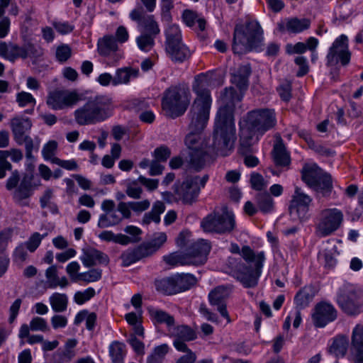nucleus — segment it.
I'll return each mask as SVG.
<instances>
[{"instance_id": "nucleus-63", "label": "nucleus", "mask_w": 363, "mask_h": 363, "mask_svg": "<svg viewBox=\"0 0 363 363\" xmlns=\"http://www.w3.org/2000/svg\"><path fill=\"white\" fill-rule=\"evenodd\" d=\"M52 26L61 35H66L71 33L74 26L67 21H53Z\"/></svg>"}, {"instance_id": "nucleus-9", "label": "nucleus", "mask_w": 363, "mask_h": 363, "mask_svg": "<svg viewBox=\"0 0 363 363\" xmlns=\"http://www.w3.org/2000/svg\"><path fill=\"white\" fill-rule=\"evenodd\" d=\"M243 127L255 135L262 137L277 125V116L274 109L257 108L249 111L243 118Z\"/></svg>"}, {"instance_id": "nucleus-12", "label": "nucleus", "mask_w": 363, "mask_h": 363, "mask_svg": "<svg viewBox=\"0 0 363 363\" xmlns=\"http://www.w3.org/2000/svg\"><path fill=\"white\" fill-rule=\"evenodd\" d=\"M208 179V175L188 177L182 183L175 184L174 198L185 205H191L197 201L200 191Z\"/></svg>"}, {"instance_id": "nucleus-29", "label": "nucleus", "mask_w": 363, "mask_h": 363, "mask_svg": "<svg viewBox=\"0 0 363 363\" xmlns=\"http://www.w3.org/2000/svg\"><path fill=\"white\" fill-rule=\"evenodd\" d=\"M10 126L16 142L28 135L26 133L31 128L32 123L28 118L17 116L11 120Z\"/></svg>"}, {"instance_id": "nucleus-44", "label": "nucleus", "mask_w": 363, "mask_h": 363, "mask_svg": "<svg viewBox=\"0 0 363 363\" xmlns=\"http://www.w3.org/2000/svg\"><path fill=\"white\" fill-rule=\"evenodd\" d=\"M167 241V235L165 233L160 232L156 233L153 235L152 239L145 243H143L149 255H152L156 251H157L162 245Z\"/></svg>"}, {"instance_id": "nucleus-55", "label": "nucleus", "mask_w": 363, "mask_h": 363, "mask_svg": "<svg viewBox=\"0 0 363 363\" xmlns=\"http://www.w3.org/2000/svg\"><path fill=\"white\" fill-rule=\"evenodd\" d=\"M72 55V50L68 45H61L56 49L55 56L58 62H65Z\"/></svg>"}, {"instance_id": "nucleus-60", "label": "nucleus", "mask_w": 363, "mask_h": 363, "mask_svg": "<svg viewBox=\"0 0 363 363\" xmlns=\"http://www.w3.org/2000/svg\"><path fill=\"white\" fill-rule=\"evenodd\" d=\"M16 143L19 145H22L23 144H24L26 158L30 160H33L34 157L32 154V152L34 148V144L33 139L29 135H27L26 137H23V138L20 140V141H16Z\"/></svg>"}, {"instance_id": "nucleus-50", "label": "nucleus", "mask_w": 363, "mask_h": 363, "mask_svg": "<svg viewBox=\"0 0 363 363\" xmlns=\"http://www.w3.org/2000/svg\"><path fill=\"white\" fill-rule=\"evenodd\" d=\"M102 271L99 269H92L86 272L80 273L79 281L86 283L97 281L101 279Z\"/></svg>"}, {"instance_id": "nucleus-39", "label": "nucleus", "mask_w": 363, "mask_h": 363, "mask_svg": "<svg viewBox=\"0 0 363 363\" xmlns=\"http://www.w3.org/2000/svg\"><path fill=\"white\" fill-rule=\"evenodd\" d=\"M117 209H114L107 213L99 216L97 225L100 228H106L114 226L123 220V217L118 213Z\"/></svg>"}, {"instance_id": "nucleus-49", "label": "nucleus", "mask_w": 363, "mask_h": 363, "mask_svg": "<svg viewBox=\"0 0 363 363\" xmlns=\"http://www.w3.org/2000/svg\"><path fill=\"white\" fill-rule=\"evenodd\" d=\"M57 148V143L55 140H50L47 143L42 149V155L45 160H49L52 163L55 158V152Z\"/></svg>"}, {"instance_id": "nucleus-37", "label": "nucleus", "mask_w": 363, "mask_h": 363, "mask_svg": "<svg viewBox=\"0 0 363 363\" xmlns=\"http://www.w3.org/2000/svg\"><path fill=\"white\" fill-rule=\"evenodd\" d=\"M348 349V338L346 335H340L334 337L329 352L336 357H343Z\"/></svg>"}, {"instance_id": "nucleus-56", "label": "nucleus", "mask_w": 363, "mask_h": 363, "mask_svg": "<svg viewBox=\"0 0 363 363\" xmlns=\"http://www.w3.org/2000/svg\"><path fill=\"white\" fill-rule=\"evenodd\" d=\"M27 250V247L23 243L18 245L13 252V262L18 264L25 262L28 255Z\"/></svg>"}, {"instance_id": "nucleus-35", "label": "nucleus", "mask_w": 363, "mask_h": 363, "mask_svg": "<svg viewBox=\"0 0 363 363\" xmlns=\"http://www.w3.org/2000/svg\"><path fill=\"white\" fill-rule=\"evenodd\" d=\"M139 69L133 67H123L118 69L113 77V86L128 84L131 79L137 78Z\"/></svg>"}, {"instance_id": "nucleus-32", "label": "nucleus", "mask_w": 363, "mask_h": 363, "mask_svg": "<svg viewBox=\"0 0 363 363\" xmlns=\"http://www.w3.org/2000/svg\"><path fill=\"white\" fill-rule=\"evenodd\" d=\"M272 157L275 165L277 167L289 169L291 157L286 147L281 143H276L272 150Z\"/></svg>"}, {"instance_id": "nucleus-52", "label": "nucleus", "mask_w": 363, "mask_h": 363, "mask_svg": "<svg viewBox=\"0 0 363 363\" xmlns=\"http://www.w3.org/2000/svg\"><path fill=\"white\" fill-rule=\"evenodd\" d=\"M16 101L21 107L31 105L33 108L36 104V101L32 94L26 91H21L17 94Z\"/></svg>"}, {"instance_id": "nucleus-59", "label": "nucleus", "mask_w": 363, "mask_h": 363, "mask_svg": "<svg viewBox=\"0 0 363 363\" xmlns=\"http://www.w3.org/2000/svg\"><path fill=\"white\" fill-rule=\"evenodd\" d=\"M79 269H80V265L76 261H73V262H70L69 264H67V266L66 267V272L73 282L79 281V275H80V273H79Z\"/></svg>"}, {"instance_id": "nucleus-10", "label": "nucleus", "mask_w": 363, "mask_h": 363, "mask_svg": "<svg viewBox=\"0 0 363 363\" xmlns=\"http://www.w3.org/2000/svg\"><path fill=\"white\" fill-rule=\"evenodd\" d=\"M302 180L318 196L328 197L333 190L331 176L317 164H306L301 170Z\"/></svg>"}, {"instance_id": "nucleus-5", "label": "nucleus", "mask_w": 363, "mask_h": 363, "mask_svg": "<svg viewBox=\"0 0 363 363\" xmlns=\"http://www.w3.org/2000/svg\"><path fill=\"white\" fill-rule=\"evenodd\" d=\"M211 250L208 240H199L194 242L186 252H174L163 257V260L169 266L201 265L206 263Z\"/></svg>"}, {"instance_id": "nucleus-45", "label": "nucleus", "mask_w": 363, "mask_h": 363, "mask_svg": "<svg viewBox=\"0 0 363 363\" xmlns=\"http://www.w3.org/2000/svg\"><path fill=\"white\" fill-rule=\"evenodd\" d=\"M208 157L206 151L203 149L190 153V166L194 169L199 171L206 164V159Z\"/></svg>"}, {"instance_id": "nucleus-54", "label": "nucleus", "mask_w": 363, "mask_h": 363, "mask_svg": "<svg viewBox=\"0 0 363 363\" xmlns=\"http://www.w3.org/2000/svg\"><path fill=\"white\" fill-rule=\"evenodd\" d=\"M9 156V151L0 150V179L6 177V171L11 170L12 165L6 160Z\"/></svg>"}, {"instance_id": "nucleus-21", "label": "nucleus", "mask_w": 363, "mask_h": 363, "mask_svg": "<svg viewBox=\"0 0 363 363\" xmlns=\"http://www.w3.org/2000/svg\"><path fill=\"white\" fill-rule=\"evenodd\" d=\"M132 21L138 23V27L148 34L156 36L160 31L157 23L152 15H146L143 9H135L130 13Z\"/></svg>"}, {"instance_id": "nucleus-1", "label": "nucleus", "mask_w": 363, "mask_h": 363, "mask_svg": "<svg viewBox=\"0 0 363 363\" xmlns=\"http://www.w3.org/2000/svg\"><path fill=\"white\" fill-rule=\"evenodd\" d=\"M240 101L241 97L233 87L225 88L220 93L212 147L221 156L228 155L234 148L236 140L234 110L236 103Z\"/></svg>"}, {"instance_id": "nucleus-58", "label": "nucleus", "mask_w": 363, "mask_h": 363, "mask_svg": "<svg viewBox=\"0 0 363 363\" xmlns=\"http://www.w3.org/2000/svg\"><path fill=\"white\" fill-rule=\"evenodd\" d=\"M45 235H41L38 233H35L30 237L28 240L23 244L27 247L30 252H33L38 248L41 242L42 239Z\"/></svg>"}, {"instance_id": "nucleus-15", "label": "nucleus", "mask_w": 363, "mask_h": 363, "mask_svg": "<svg viewBox=\"0 0 363 363\" xmlns=\"http://www.w3.org/2000/svg\"><path fill=\"white\" fill-rule=\"evenodd\" d=\"M80 100L79 94L75 90L55 89L49 92L46 104L54 111L72 108Z\"/></svg>"}, {"instance_id": "nucleus-31", "label": "nucleus", "mask_w": 363, "mask_h": 363, "mask_svg": "<svg viewBox=\"0 0 363 363\" xmlns=\"http://www.w3.org/2000/svg\"><path fill=\"white\" fill-rule=\"evenodd\" d=\"M147 311L155 324H165L168 331L174 325V318L167 312L153 306L147 307Z\"/></svg>"}, {"instance_id": "nucleus-42", "label": "nucleus", "mask_w": 363, "mask_h": 363, "mask_svg": "<svg viewBox=\"0 0 363 363\" xmlns=\"http://www.w3.org/2000/svg\"><path fill=\"white\" fill-rule=\"evenodd\" d=\"M164 45H170L182 41V35L179 26L169 23L164 30Z\"/></svg>"}, {"instance_id": "nucleus-51", "label": "nucleus", "mask_w": 363, "mask_h": 363, "mask_svg": "<svg viewBox=\"0 0 363 363\" xmlns=\"http://www.w3.org/2000/svg\"><path fill=\"white\" fill-rule=\"evenodd\" d=\"M28 57V51L23 47H20L16 45L11 44L9 50L8 60L13 62L18 57L26 58Z\"/></svg>"}, {"instance_id": "nucleus-14", "label": "nucleus", "mask_w": 363, "mask_h": 363, "mask_svg": "<svg viewBox=\"0 0 363 363\" xmlns=\"http://www.w3.org/2000/svg\"><path fill=\"white\" fill-rule=\"evenodd\" d=\"M343 213L337 208H326L323 210L315 224V235L325 238L335 233L342 225Z\"/></svg>"}, {"instance_id": "nucleus-57", "label": "nucleus", "mask_w": 363, "mask_h": 363, "mask_svg": "<svg viewBox=\"0 0 363 363\" xmlns=\"http://www.w3.org/2000/svg\"><path fill=\"white\" fill-rule=\"evenodd\" d=\"M152 155L155 158L154 160L159 162H165L170 157L171 150L168 147L162 145L154 150Z\"/></svg>"}, {"instance_id": "nucleus-23", "label": "nucleus", "mask_w": 363, "mask_h": 363, "mask_svg": "<svg viewBox=\"0 0 363 363\" xmlns=\"http://www.w3.org/2000/svg\"><path fill=\"white\" fill-rule=\"evenodd\" d=\"M118 49V43L114 36L111 35H104L98 40L97 51L99 54L104 57L113 55V62H115L121 58V55L116 53Z\"/></svg>"}, {"instance_id": "nucleus-24", "label": "nucleus", "mask_w": 363, "mask_h": 363, "mask_svg": "<svg viewBox=\"0 0 363 363\" xmlns=\"http://www.w3.org/2000/svg\"><path fill=\"white\" fill-rule=\"evenodd\" d=\"M80 260L86 267H91L97 264L106 265L109 262L107 255L95 248L84 250Z\"/></svg>"}, {"instance_id": "nucleus-28", "label": "nucleus", "mask_w": 363, "mask_h": 363, "mask_svg": "<svg viewBox=\"0 0 363 363\" xmlns=\"http://www.w3.org/2000/svg\"><path fill=\"white\" fill-rule=\"evenodd\" d=\"M311 20L308 18H291L286 20L285 23H278L279 30L281 32L286 30L291 33H299L310 28Z\"/></svg>"}, {"instance_id": "nucleus-30", "label": "nucleus", "mask_w": 363, "mask_h": 363, "mask_svg": "<svg viewBox=\"0 0 363 363\" xmlns=\"http://www.w3.org/2000/svg\"><path fill=\"white\" fill-rule=\"evenodd\" d=\"M150 256L143 244L137 247L128 249L123 252L121 256L122 264L128 267L141 259Z\"/></svg>"}, {"instance_id": "nucleus-33", "label": "nucleus", "mask_w": 363, "mask_h": 363, "mask_svg": "<svg viewBox=\"0 0 363 363\" xmlns=\"http://www.w3.org/2000/svg\"><path fill=\"white\" fill-rule=\"evenodd\" d=\"M315 295V290L311 285L301 289L294 296V303L299 309L307 307Z\"/></svg>"}, {"instance_id": "nucleus-27", "label": "nucleus", "mask_w": 363, "mask_h": 363, "mask_svg": "<svg viewBox=\"0 0 363 363\" xmlns=\"http://www.w3.org/2000/svg\"><path fill=\"white\" fill-rule=\"evenodd\" d=\"M11 237V233L9 230L0 233V278L4 276L9 267L10 258L6 250Z\"/></svg>"}, {"instance_id": "nucleus-47", "label": "nucleus", "mask_w": 363, "mask_h": 363, "mask_svg": "<svg viewBox=\"0 0 363 363\" xmlns=\"http://www.w3.org/2000/svg\"><path fill=\"white\" fill-rule=\"evenodd\" d=\"M155 37L144 33L137 37L136 43L139 49L144 52L150 51L155 45Z\"/></svg>"}, {"instance_id": "nucleus-36", "label": "nucleus", "mask_w": 363, "mask_h": 363, "mask_svg": "<svg viewBox=\"0 0 363 363\" xmlns=\"http://www.w3.org/2000/svg\"><path fill=\"white\" fill-rule=\"evenodd\" d=\"M45 277L47 279V285L50 289H56L60 286L65 288L68 285V280L65 277L60 278L57 275L56 266L52 265L48 267L45 271Z\"/></svg>"}, {"instance_id": "nucleus-2", "label": "nucleus", "mask_w": 363, "mask_h": 363, "mask_svg": "<svg viewBox=\"0 0 363 363\" xmlns=\"http://www.w3.org/2000/svg\"><path fill=\"white\" fill-rule=\"evenodd\" d=\"M208 84L205 76H198L193 85L196 97L191 106L189 118V133L185 138V145L191 152L203 149L200 133L205 128L209 119L212 103L210 91L206 88Z\"/></svg>"}, {"instance_id": "nucleus-20", "label": "nucleus", "mask_w": 363, "mask_h": 363, "mask_svg": "<svg viewBox=\"0 0 363 363\" xmlns=\"http://www.w3.org/2000/svg\"><path fill=\"white\" fill-rule=\"evenodd\" d=\"M348 359L353 363H363V325L353 328L349 349Z\"/></svg>"}, {"instance_id": "nucleus-8", "label": "nucleus", "mask_w": 363, "mask_h": 363, "mask_svg": "<svg viewBox=\"0 0 363 363\" xmlns=\"http://www.w3.org/2000/svg\"><path fill=\"white\" fill-rule=\"evenodd\" d=\"M190 103L189 90L180 86H171L164 92L162 99V106L165 114L175 118L183 115Z\"/></svg>"}, {"instance_id": "nucleus-61", "label": "nucleus", "mask_w": 363, "mask_h": 363, "mask_svg": "<svg viewBox=\"0 0 363 363\" xmlns=\"http://www.w3.org/2000/svg\"><path fill=\"white\" fill-rule=\"evenodd\" d=\"M294 62L299 67L296 73L297 77H301L308 74L309 71V66L308 65L306 57L303 56H298L295 58Z\"/></svg>"}, {"instance_id": "nucleus-46", "label": "nucleus", "mask_w": 363, "mask_h": 363, "mask_svg": "<svg viewBox=\"0 0 363 363\" xmlns=\"http://www.w3.org/2000/svg\"><path fill=\"white\" fill-rule=\"evenodd\" d=\"M353 12L354 10L351 4L344 2L340 5L335 11V21H339V23L345 21L352 15Z\"/></svg>"}, {"instance_id": "nucleus-16", "label": "nucleus", "mask_w": 363, "mask_h": 363, "mask_svg": "<svg viewBox=\"0 0 363 363\" xmlns=\"http://www.w3.org/2000/svg\"><path fill=\"white\" fill-rule=\"evenodd\" d=\"M312 198L296 186L289 205V213L292 217H296L301 221L306 220L310 217V206Z\"/></svg>"}, {"instance_id": "nucleus-25", "label": "nucleus", "mask_w": 363, "mask_h": 363, "mask_svg": "<svg viewBox=\"0 0 363 363\" xmlns=\"http://www.w3.org/2000/svg\"><path fill=\"white\" fill-rule=\"evenodd\" d=\"M165 51L169 58L175 63H182L191 55L189 48L183 41L165 46Z\"/></svg>"}, {"instance_id": "nucleus-7", "label": "nucleus", "mask_w": 363, "mask_h": 363, "mask_svg": "<svg viewBox=\"0 0 363 363\" xmlns=\"http://www.w3.org/2000/svg\"><path fill=\"white\" fill-rule=\"evenodd\" d=\"M235 226V216L226 206L215 209L201 222V227L204 232L217 234L230 233Z\"/></svg>"}, {"instance_id": "nucleus-6", "label": "nucleus", "mask_w": 363, "mask_h": 363, "mask_svg": "<svg viewBox=\"0 0 363 363\" xmlns=\"http://www.w3.org/2000/svg\"><path fill=\"white\" fill-rule=\"evenodd\" d=\"M262 29L256 21H251L245 26H236L233 35V50L235 54L242 55L257 47L262 38Z\"/></svg>"}, {"instance_id": "nucleus-34", "label": "nucleus", "mask_w": 363, "mask_h": 363, "mask_svg": "<svg viewBox=\"0 0 363 363\" xmlns=\"http://www.w3.org/2000/svg\"><path fill=\"white\" fill-rule=\"evenodd\" d=\"M33 188L31 179L28 177H24L20 182L19 185L14 190L13 194V199L17 202H21L32 196Z\"/></svg>"}, {"instance_id": "nucleus-19", "label": "nucleus", "mask_w": 363, "mask_h": 363, "mask_svg": "<svg viewBox=\"0 0 363 363\" xmlns=\"http://www.w3.org/2000/svg\"><path fill=\"white\" fill-rule=\"evenodd\" d=\"M168 332L174 337L173 345L179 352L187 351L189 347L186 342L192 341L197 337L195 330L185 325H173Z\"/></svg>"}, {"instance_id": "nucleus-4", "label": "nucleus", "mask_w": 363, "mask_h": 363, "mask_svg": "<svg viewBox=\"0 0 363 363\" xmlns=\"http://www.w3.org/2000/svg\"><path fill=\"white\" fill-rule=\"evenodd\" d=\"M113 108L112 99L106 95L90 97L74 111V120L79 125L101 123L112 115Z\"/></svg>"}, {"instance_id": "nucleus-11", "label": "nucleus", "mask_w": 363, "mask_h": 363, "mask_svg": "<svg viewBox=\"0 0 363 363\" xmlns=\"http://www.w3.org/2000/svg\"><path fill=\"white\" fill-rule=\"evenodd\" d=\"M362 296L360 285L345 281L337 289L336 302L345 313L356 315L361 312Z\"/></svg>"}, {"instance_id": "nucleus-17", "label": "nucleus", "mask_w": 363, "mask_h": 363, "mask_svg": "<svg viewBox=\"0 0 363 363\" xmlns=\"http://www.w3.org/2000/svg\"><path fill=\"white\" fill-rule=\"evenodd\" d=\"M326 59L328 66H334L338 62L345 66L350 62L348 38L345 35L342 34L335 40L329 49Z\"/></svg>"}, {"instance_id": "nucleus-3", "label": "nucleus", "mask_w": 363, "mask_h": 363, "mask_svg": "<svg viewBox=\"0 0 363 363\" xmlns=\"http://www.w3.org/2000/svg\"><path fill=\"white\" fill-rule=\"evenodd\" d=\"M230 252L240 255L248 264L254 263V267L246 265L240 257H230L225 263L226 272L242 283L245 288L257 286L265 260L264 252L261 251L255 253L247 245L243 246L240 250L236 243L231 244Z\"/></svg>"}, {"instance_id": "nucleus-48", "label": "nucleus", "mask_w": 363, "mask_h": 363, "mask_svg": "<svg viewBox=\"0 0 363 363\" xmlns=\"http://www.w3.org/2000/svg\"><path fill=\"white\" fill-rule=\"evenodd\" d=\"M96 294L94 289L89 287L82 291H77L74 296V301L79 305H82L89 301Z\"/></svg>"}, {"instance_id": "nucleus-41", "label": "nucleus", "mask_w": 363, "mask_h": 363, "mask_svg": "<svg viewBox=\"0 0 363 363\" xmlns=\"http://www.w3.org/2000/svg\"><path fill=\"white\" fill-rule=\"evenodd\" d=\"M49 302L54 312L62 313L67 308L68 297L65 294L55 292L50 296Z\"/></svg>"}, {"instance_id": "nucleus-13", "label": "nucleus", "mask_w": 363, "mask_h": 363, "mask_svg": "<svg viewBox=\"0 0 363 363\" xmlns=\"http://www.w3.org/2000/svg\"><path fill=\"white\" fill-rule=\"evenodd\" d=\"M197 283V279L191 274H177L155 282L157 291L165 295H173L190 289Z\"/></svg>"}, {"instance_id": "nucleus-26", "label": "nucleus", "mask_w": 363, "mask_h": 363, "mask_svg": "<svg viewBox=\"0 0 363 363\" xmlns=\"http://www.w3.org/2000/svg\"><path fill=\"white\" fill-rule=\"evenodd\" d=\"M260 138L258 135H255L252 132H250L245 127H242L240 135L238 152L241 155L255 152L253 146L258 142Z\"/></svg>"}, {"instance_id": "nucleus-22", "label": "nucleus", "mask_w": 363, "mask_h": 363, "mask_svg": "<svg viewBox=\"0 0 363 363\" xmlns=\"http://www.w3.org/2000/svg\"><path fill=\"white\" fill-rule=\"evenodd\" d=\"M230 291L224 286H218L211 290L208 294L210 305L215 308L222 317L229 320L227 311L226 300L229 296Z\"/></svg>"}, {"instance_id": "nucleus-18", "label": "nucleus", "mask_w": 363, "mask_h": 363, "mask_svg": "<svg viewBox=\"0 0 363 363\" xmlns=\"http://www.w3.org/2000/svg\"><path fill=\"white\" fill-rule=\"evenodd\" d=\"M337 318V311L335 306L326 301L318 303L313 309L312 320L315 327L324 328L335 321Z\"/></svg>"}, {"instance_id": "nucleus-53", "label": "nucleus", "mask_w": 363, "mask_h": 363, "mask_svg": "<svg viewBox=\"0 0 363 363\" xmlns=\"http://www.w3.org/2000/svg\"><path fill=\"white\" fill-rule=\"evenodd\" d=\"M30 330L32 331L46 332L50 330L45 319L36 316L30 321Z\"/></svg>"}, {"instance_id": "nucleus-64", "label": "nucleus", "mask_w": 363, "mask_h": 363, "mask_svg": "<svg viewBox=\"0 0 363 363\" xmlns=\"http://www.w3.org/2000/svg\"><path fill=\"white\" fill-rule=\"evenodd\" d=\"M173 7L172 0H162V18L167 23H169L172 20L170 10Z\"/></svg>"}, {"instance_id": "nucleus-40", "label": "nucleus", "mask_w": 363, "mask_h": 363, "mask_svg": "<svg viewBox=\"0 0 363 363\" xmlns=\"http://www.w3.org/2000/svg\"><path fill=\"white\" fill-rule=\"evenodd\" d=\"M108 353L112 363H124L125 345L119 341L112 342L108 347Z\"/></svg>"}, {"instance_id": "nucleus-43", "label": "nucleus", "mask_w": 363, "mask_h": 363, "mask_svg": "<svg viewBox=\"0 0 363 363\" xmlns=\"http://www.w3.org/2000/svg\"><path fill=\"white\" fill-rule=\"evenodd\" d=\"M255 201L259 210L262 213H268L273 211L274 202L269 193H258L256 195Z\"/></svg>"}, {"instance_id": "nucleus-62", "label": "nucleus", "mask_w": 363, "mask_h": 363, "mask_svg": "<svg viewBox=\"0 0 363 363\" xmlns=\"http://www.w3.org/2000/svg\"><path fill=\"white\" fill-rule=\"evenodd\" d=\"M252 188L257 191H262L267 187L263 177L258 173H253L250 177Z\"/></svg>"}, {"instance_id": "nucleus-38", "label": "nucleus", "mask_w": 363, "mask_h": 363, "mask_svg": "<svg viewBox=\"0 0 363 363\" xmlns=\"http://www.w3.org/2000/svg\"><path fill=\"white\" fill-rule=\"evenodd\" d=\"M165 205L161 201H157L152 205V210L145 213L142 223L143 225H149L151 222L159 223L160 222V215L165 211Z\"/></svg>"}]
</instances>
